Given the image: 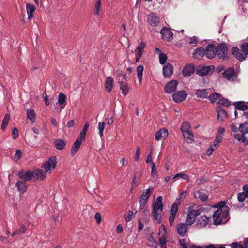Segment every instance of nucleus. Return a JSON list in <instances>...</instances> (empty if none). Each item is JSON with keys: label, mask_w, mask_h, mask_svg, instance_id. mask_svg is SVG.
Segmentation results:
<instances>
[{"label": "nucleus", "mask_w": 248, "mask_h": 248, "mask_svg": "<svg viewBox=\"0 0 248 248\" xmlns=\"http://www.w3.org/2000/svg\"><path fill=\"white\" fill-rule=\"evenodd\" d=\"M216 56L219 59L227 58L228 48L225 43H219L216 46Z\"/></svg>", "instance_id": "f257e3e1"}, {"label": "nucleus", "mask_w": 248, "mask_h": 248, "mask_svg": "<svg viewBox=\"0 0 248 248\" xmlns=\"http://www.w3.org/2000/svg\"><path fill=\"white\" fill-rule=\"evenodd\" d=\"M151 189L149 187L143 191L140 199V209H144L146 206L148 199L151 195Z\"/></svg>", "instance_id": "f03ea898"}, {"label": "nucleus", "mask_w": 248, "mask_h": 248, "mask_svg": "<svg viewBox=\"0 0 248 248\" xmlns=\"http://www.w3.org/2000/svg\"><path fill=\"white\" fill-rule=\"evenodd\" d=\"M200 214L201 211L200 210L191 209L189 210L186 219V224L188 225L193 224L195 222L196 217Z\"/></svg>", "instance_id": "7ed1b4c3"}, {"label": "nucleus", "mask_w": 248, "mask_h": 248, "mask_svg": "<svg viewBox=\"0 0 248 248\" xmlns=\"http://www.w3.org/2000/svg\"><path fill=\"white\" fill-rule=\"evenodd\" d=\"M56 158L55 156H51L48 159V160L45 162L43 167H44L46 172L51 171L54 170L56 166Z\"/></svg>", "instance_id": "20e7f679"}, {"label": "nucleus", "mask_w": 248, "mask_h": 248, "mask_svg": "<svg viewBox=\"0 0 248 248\" xmlns=\"http://www.w3.org/2000/svg\"><path fill=\"white\" fill-rule=\"evenodd\" d=\"M162 38L165 41L170 42L173 39V33L168 28H163L160 31Z\"/></svg>", "instance_id": "39448f33"}, {"label": "nucleus", "mask_w": 248, "mask_h": 248, "mask_svg": "<svg viewBox=\"0 0 248 248\" xmlns=\"http://www.w3.org/2000/svg\"><path fill=\"white\" fill-rule=\"evenodd\" d=\"M187 94L185 91H180L175 92L172 95L173 100L176 103H180L185 100Z\"/></svg>", "instance_id": "423d86ee"}, {"label": "nucleus", "mask_w": 248, "mask_h": 248, "mask_svg": "<svg viewBox=\"0 0 248 248\" xmlns=\"http://www.w3.org/2000/svg\"><path fill=\"white\" fill-rule=\"evenodd\" d=\"M241 48H238L237 47L234 46L231 49L232 54L233 56L239 61H243L246 59V56L244 55V53L241 51Z\"/></svg>", "instance_id": "0eeeda50"}, {"label": "nucleus", "mask_w": 248, "mask_h": 248, "mask_svg": "<svg viewBox=\"0 0 248 248\" xmlns=\"http://www.w3.org/2000/svg\"><path fill=\"white\" fill-rule=\"evenodd\" d=\"M216 45L213 44L208 45L205 49V56L208 59H212L216 56Z\"/></svg>", "instance_id": "6e6552de"}, {"label": "nucleus", "mask_w": 248, "mask_h": 248, "mask_svg": "<svg viewBox=\"0 0 248 248\" xmlns=\"http://www.w3.org/2000/svg\"><path fill=\"white\" fill-rule=\"evenodd\" d=\"M178 84L177 80H172L166 84L164 87L165 92L168 93H171L176 90Z\"/></svg>", "instance_id": "1a4fd4ad"}, {"label": "nucleus", "mask_w": 248, "mask_h": 248, "mask_svg": "<svg viewBox=\"0 0 248 248\" xmlns=\"http://www.w3.org/2000/svg\"><path fill=\"white\" fill-rule=\"evenodd\" d=\"M211 71L209 66L199 65L196 69V73L202 77L204 76L209 73Z\"/></svg>", "instance_id": "9d476101"}, {"label": "nucleus", "mask_w": 248, "mask_h": 248, "mask_svg": "<svg viewBox=\"0 0 248 248\" xmlns=\"http://www.w3.org/2000/svg\"><path fill=\"white\" fill-rule=\"evenodd\" d=\"M18 176L23 181H30L33 178V171H27L25 172L24 170H21L18 172Z\"/></svg>", "instance_id": "9b49d317"}, {"label": "nucleus", "mask_w": 248, "mask_h": 248, "mask_svg": "<svg viewBox=\"0 0 248 248\" xmlns=\"http://www.w3.org/2000/svg\"><path fill=\"white\" fill-rule=\"evenodd\" d=\"M173 72V66L170 63H168L163 68V76L166 78L170 77Z\"/></svg>", "instance_id": "f8f14e48"}, {"label": "nucleus", "mask_w": 248, "mask_h": 248, "mask_svg": "<svg viewBox=\"0 0 248 248\" xmlns=\"http://www.w3.org/2000/svg\"><path fill=\"white\" fill-rule=\"evenodd\" d=\"M187 225L186 223H179L177 226V231L178 234L181 237L186 235L187 232Z\"/></svg>", "instance_id": "ddd939ff"}, {"label": "nucleus", "mask_w": 248, "mask_h": 248, "mask_svg": "<svg viewBox=\"0 0 248 248\" xmlns=\"http://www.w3.org/2000/svg\"><path fill=\"white\" fill-rule=\"evenodd\" d=\"M195 71V66L192 64L186 65L182 71L183 74L185 77H190Z\"/></svg>", "instance_id": "4468645a"}, {"label": "nucleus", "mask_w": 248, "mask_h": 248, "mask_svg": "<svg viewBox=\"0 0 248 248\" xmlns=\"http://www.w3.org/2000/svg\"><path fill=\"white\" fill-rule=\"evenodd\" d=\"M146 46V44L143 42H141L137 48L138 53L136 56V62H138L140 59L144 48Z\"/></svg>", "instance_id": "2eb2a0df"}, {"label": "nucleus", "mask_w": 248, "mask_h": 248, "mask_svg": "<svg viewBox=\"0 0 248 248\" xmlns=\"http://www.w3.org/2000/svg\"><path fill=\"white\" fill-rule=\"evenodd\" d=\"M168 135V130L166 128H163L158 131L155 134V139L159 141L162 139H164Z\"/></svg>", "instance_id": "dca6fc26"}, {"label": "nucleus", "mask_w": 248, "mask_h": 248, "mask_svg": "<svg viewBox=\"0 0 248 248\" xmlns=\"http://www.w3.org/2000/svg\"><path fill=\"white\" fill-rule=\"evenodd\" d=\"M148 22L151 26H155L158 25L159 19L155 14L151 13L148 16Z\"/></svg>", "instance_id": "f3484780"}, {"label": "nucleus", "mask_w": 248, "mask_h": 248, "mask_svg": "<svg viewBox=\"0 0 248 248\" xmlns=\"http://www.w3.org/2000/svg\"><path fill=\"white\" fill-rule=\"evenodd\" d=\"M46 177V172L40 169H36L33 171V178L36 179L42 180Z\"/></svg>", "instance_id": "a211bd4d"}, {"label": "nucleus", "mask_w": 248, "mask_h": 248, "mask_svg": "<svg viewBox=\"0 0 248 248\" xmlns=\"http://www.w3.org/2000/svg\"><path fill=\"white\" fill-rule=\"evenodd\" d=\"M84 140H81L79 138H77L73 145L72 148L71 150V155L74 156L78 151L82 142Z\"/></svg>", "instance_id": "6ab92c4d"}, {"label": "nucleus", "mask_w": 248, "mask_h": 248, "mask_svg": "<svg viewBox=\"0 0 248 248\" xmlns=\"http://www.w3.org/2000/svg\"><path fill=\"white\" fill-rule=\"evenodd\" d=\"M221 213L222 210L218 209L215 212L212 217L214 220V224L215 225H218L221 224L222 221L221 218Z\"/></svg>", "instance_id": "aec40b11"}, {"label": "nucleus", "mask_w": 248, "mask_h": 248, "mask_svg": "<svg viewBox=\"0 0 248 248\" xmlns=\"http://www.w3.org/2000/svg\"><path fill=\"white\" fill-rule=\"evenodd\" d=\"M163 209L162 197L159 196L157 198L155 202L153 205V210L162 211Z\"/></svg>", "instance_id": "412c9836"}, {"label": "nucleus", "mask_w": 248, "mask_h": 248, "mask_svg": "<svg viewBox=\"0 0 248 248\" xmlns=\"http://www.w3.org/2000/svg\"><path fill=\"white\" fill-rule=\"evenodd\" d=\"M66 96L63 93H60L58 97V103L61 105L60 111L62 110L66 106Z\"/></svg>", "instance_id": "4be33fe9"}, {"label": "nucleus", "mask_w": 248, "mask_h": 248, "mask_svg": "<svg viewBox=\"0 0 248 248\" xmlns=\"http://www.w3.org/2000/svg\"><path fill=\"white\" fill-rule=\"evenodd\" d=\"M222 75L224 78H227L228 80H230L232 78L235 76V72L233 68H229L227 70H225Z\"/></svg>", "instance_id": "5701e85b"}, {"label": "nucleus", "mask_w": 248, "mask_h": 248, "mask_svg": "<svg viewBox=\"0 0 248 248\" xmlns=\"http://www.w3.org/2000/svg\"><path fill=\"white\" fill-rule=\"evenodd\" d=\"M54 143L56 149L59 150L63 149L66 146L65 141L61 139H55Z\"/></svg>", "instance_id": "b1692460"}, {"label": "nucleus", "mask_w": 248, "mask_h": 248, "mask_svg": "<svg viewBox=\"0 0 248 248\" xmlns=\"http://www.w3.org/2000/svg\"><path fill=\"white\" fill-rule=\"evenodd\" d=\"M209 218L206 215L201 216L198 219V225L201 227H205L208 223Z\"/></svg>", "instance_id": "393cba45"}, {"label": "nucleus", "mask_w": 248, "mask_h": 248, "mask_svg": "<svg viewBox=\"0 0 248 248\" xmlns=\"http://www.w3.org/2000/svg\"><path fill=\"white\" fill-rule=\"evenodd\" d=\"M120 84V89L122 90V93L124 95H126L129 91V88L127 86L126 80H123L121 79V81H119Z\"/></svg>", "instance_id": "a878e982"}, {"label": "nucleus", "mask_w": 248, "mask_h": 248, "mask_svg": "<svg viewBox=\"0 0 248 248\" xmlns=\"http://www.w3.org/2000/svg\"><path fill=\"white\" fill-rule=\"evenodd\" d=\"M114 80L111 77H108L106 78L105 81V88L108 92H110L113 87Z\"/></svg>", "instance_id": "bb28decb"}, {"label": "nucleus", "mask_w": 248, "mask_h": 248, "mask_svg": "<svg viewBox=\"0 0 248 248\" xmlns=\"http://www.w3.org/2000/svg\"><path fill=\"white\" fill-rule=\"evenodd\" d=\"M35 6L33 4L29 3H27L26 4V10L29 19L32 18L33 17V13L35 11Z\"/></svg>", "instance_id": "cd10ccee"}, {"label": "nucleus", "mask_w": 248, "mask_h": 248, "mask_svg": "<svg viewBox=\"0 0 248 248\" xmlns=\"http://www.w3.org/2000/svg\"><path fill=\"white\" fill-rule=\"evenodd\" d=\"M16 186L20 192L24 193L26 191L27 186L25 181H19L16 183Z\"/></svg>", "instance_id": "c85d7f7f"}, {"label": "nucleus", "mask_w": 248, "mask_h": 248, "mask_svg": "<svg viewBox=\"0 0 248 248\" xmlns=\"http://www.w3.org/2000/svg\"><path fill=\"white\" fill-rule=\"evenodd\" d=\"M208 92L207 90L205 89H198L196 91L195 94L197 97L206 98L208 96Z\"/></svg>", "instance_id": "c756f323"}, {"label": "nucleus", "mask_w": 248, "mask_h": 248, "mask_svg": "<svg viewBox=\"0 0 248 248\" xmlns=\"http://www.w3.org/2000/svg\"><path fill=\"white\" fill-rule=\"evenodd\" d=\"M233 105L236 109L245 111L248 108V106L242 101L236 102Z\"/></svg>", "instance_id": "7c9ffc66"}, {"label": "nucleus", "mask_w": 248, "mask_h": 248, "mask_svg": "<svg viewBox=\"0 0 248 248\" xmlns=\"http://www.w3.org/2000/svg\"><path fill=\"white\" fill-rule=\"evenodd\" d=\"M217 119L219 121H223L224 118L227 117L226 111L222 108H219L217 110Z\"/></svg>", "instance_id": "2f4dec72"}, {"label": "nucleus", "mask_w": 248, "mask_h": 248, "mask_svg": "<svg viewBox=\"0 0 248 248\" xmlns=\"http://www.w3.org/2000/svg\"><path fill=\"white\" fill-rule=\"evenodd\" d=\"M89 127V124L88 122H86L81 130V131L80 133L79 136L78 137V138L81 139V140H84L85 139V136L86 132L87 131V130Z\"/></svg>", "instance_id": "473e14b6"}, {"label": "nucleus", "mask_w": 248, "mask_h": 248, "mask_svg": "<svg viewBox=\"0 0 248 248\" xmlns=\"http://www.w3.org/2000/svg\"><path fill=\"white\" fill-rule=\"evenodd\" d=\"M239 130L241 133L247 134L248 133V121H245L241 124L239 125Z\"/></svg>", "instance_id": "72a5a7b5"}, {"label": "nucleus", "mask_w": 248, "mask_h": 248, "mask_svg": "<svg viewBox=\"0 0 248 248\" xmlns=\"http://www.w3.org/2000/svg\"><path fill=\"white\" fill-rule=\"evenodd\" d=\"M143 70H144V67H143V66L142 65H140V66H138L137 68L138 78L140 83V84L142 82Z\"/></svg>", "instance_id": "f704fd0d"}, {"label": "nucleus", "mask_w": 248, "mask_h": 248, "mask_svg": "<svg viewBox=\"0 0 248 248\" xmlns=\"http://www.w3.org/2000/svg\"><path fill=\"white\" fill-rule=\"evenodd\" d=\"M204 55H205V49H203L202 47L196 49L194 53V56L195 58H199L200 57H203Z\"/></svg>", "instance_id": "c9c22d12"}, {"label": "nucleus", "mask_w": 248, "mask_h": 248, "mask_svg": "<svg viewBox=\"0 0 248 248\" xmlns=\"http://www.w3.org/2000/svg\"><path fill=\"white\" fill-rule=\"evenodd\" d=\"M27 115L28 118L31 121L32 123L35 122L36 119V114L33 109L27 110Z\"/></svg>", "instance_id": "e433bc0d"}, {"label": "nucleus", "mask_w": 248, "mask_h": 248, "mask_svg": "<svg viewBox=\"0 0 248 248\" xmlns=\"http://www.w3.org/2000/svg\"><path fill=\"white\" fill-rule=\"evenodd\" d=\"M10 120V115L8 114H6L5 115L4 119L2 120V123L1 126V129L2 130L4 131L6 126H7L9 121Z\"/></svg>", "instance_id": "4c0bfd02"}, {"label": "nucleus", "mask_w": 248, "mask_h": 248, "mask_svg": "<svg viewBox=\"0 0 248 248\" xmlns=\"http://www.w3.org/2000/svg\"><path fill=\"white\" fill-rule=\"evenodd\" d=\"M195 197L200 199L202 201H205L207 200V196L204 194V192L198 191L197 193L195 194Z\"/></svg>", "instance_id": "58836bf2"}, {"label": "nucleus", "mask_w": 248, "mask_h": 248, "mask_svg": "<svg viewBox=\"0 0 248 248\" xmlns=\"http://www.w3.org/2000/svg\"><path fill=\"white\" fill-rule=\"evenodd\" d=\"M26 229H27V228L25 225H21L20 226V228L16 229L13 232L12 236H14L15 234L20 235V234H23L25 232Z\"/></svg>", "instance_id": "ea45409f"}, {"label": "nucleus", "mask_w": 248, "mask_h": 248, "mask_svg": "<svg viewBox=\"0 0 248 248\" xmlns=\"http://www.w3.org/2000/svg\"><path fill=\"white\" fill-rule=\"evenodd\" d=\"M240 47L242 49L241 51H242V52L244 53V55L247 58L248 56V43L245 42L243 43Z\"/></svg>", "instance_id": "a19ab883"}, {"label": "nucleus", "mask_w": 248, "mask_h": 248, "mask_svg": "<svg viewBox=\"0 0 248 248\" xmlns=\"http://www.w3.org/2000/svg\"><path fill=\"white\" fill-rule=\"evenodd\" d=\"M140 210L143 211V217L142 219L143 221L147 220L150 217V212L147 209V207L145 206L144 209H140Z\"/></svg>", "instance_id": "79ce46f5"}, {"label": "nucleus", "mask_w": 248, "mask_h": 248, "mask_svg": "<svg viewBox=\"0 0 248 248\" xmlns=\"http://www.w3.org/2000/svg\"><path fill=\"white\" fill-rule=\"evenodd\" d=\"M167 235H162L159 239V244L161 248H167L166 239Z\"/></svg>", "instance_id": "37998d69"}, {"label": "nucleus", "mask_w": 248, "mask_h": 248, "mask_svg": "<svg viewBox=\"0 0 248 248\" xmlns=\"http://www.w3.org/2000/svg\"><path fill=\"white\" fill-rule=\"evenodd\" d=\"M182 134L184 138L187 139V142H189L192 141L194 136L189 131L183 133Z\"/></svg>", "instance_id": "c03bdc74"}, {"label": "nucleus", "mask_w": 248, "mask_h": 248, "mask_svg": "<svg viewBox=\"0 0 248 248\" xmlns=\"http://www.w3.org/2000/svg\"><path fill=\"white\" fill-rule=\"evenodd\" d=\"M190 127V124L188 122H185L183 123L181 126V129L182 133L188 131Z\"/></svg>", "instance_id": "a18cd8bd"}, {"label": "nucleus", "mask_w": 248, "mask_h": 248, "mask_svg": "<svg viewBox=\"0 0 248 248\" xmlns=\"http://www.w3.org/2000/svg\"><path fill=\"white\" fill-rule=\"evenodd\" d=\"M153 214L154 218L157 221V223H161V216L160 213L157 210H153Z\"/></svg>", "instance_id": "49530a36"}, {"label": "nucleus", "mask_w": 248, "mask_h": 248, "mask_svg": "<svg viewBox=\"0 0 248 248\" xmlns=\"http://www.w3.org/2000/svg\"><path fill=\"white\" fill-rule=\"evenodd\" d=\"M141 176L140 172H137L135 174L132 180V185H137L140 183V178Z\"/></svg>", "instance_id": "de8ad7c7"}, {"label": "nucleus", "mask_w": 248, "mask_h": 248, "mask_svg": "<svg viewBox=\"0 0 248 248\" xmlns=\"http://www.w3.org/2000/svg\"><path fill=\"white\" fill-rule=\"evenodd\" d=\"M105 122H99L98 123V128L99 131V134L100 137H102L103 136V131L105 127Z\"/></svg>", "instance_id": "09e8293b"}, {"label": "nucleus", "mask_w": 248, "mask_h": 248, "mask_svg": "<svg viewBox=\"0 0 248 248\" xmlns=\"http://www.w3.org/2000/svg\"><path fill=\"white\" fill-rule=\"evenodd\" d=\"M247 198L246 194L244 190L243 192L237 194V199L240 202H244Z\"/></svg>", "instance_id": "8fccbe9b"}, {"label": "nucleus", "mask_w": 248, "mask_h": 248, "mask_svg": "<svg viewBox=\"0 0 248 248\" xmlns=\"http://www.w3.org/2000/svg\"><path fill=\"white\" fill-rule=\"evenodd\" d=\"M178 177H180V178H181L184 180H187L188 181H189V176L188 175L185 174V173H178L176 175H175L174 177H173V179H176V178H177Z\"/></svg>", "instance_id": "3c124183"}, {"label": "nucleus", "mask_w": 248, "mask_h": 248, "mask_svg": "<svg viewBox=\"0 0 248 248\" xmlns=\"http://www.w3.org/2000/svg\"><path fill=\"white\" fill-rule=\"evenodd\" d=\"M159 62L161 64H164L167 60V56L164 53H160L159 55Z\"/></svg>", "instance_id": "603ef678"}, {"label": "nucleus", "mask_w": 248, "mask_h": 248, "mask_svg": "<svg viewBox=\"0 0 248 248\" xmlns=\"http://www.w3.org/2000/svg\"><path fill=\"white\" fill-rule=\"evenodd\" d=\"M179 204V203H177L175 202L171 206V210H170V213L175 214L177 212L178 210V205Z\"/></svg>", "instance_id": "864d4df0"}, {"label": "nucleus", "mask_w": 248, "mask_h": 248, "mask_svg": "<svg viewBox=\"0 0 248 248\" xmlns=\"http://www.w3.org/2000/svg\"><path fill=\"white\" fill-rule=\"evenodd\" d=\"M219 103L225 106L228 107L231 105V102L226 98H223V99H220Z\"/></svg>", "instance_id": "5fc2aeb1"}, {"label": "nucleus", "mask_w": 248, "mask_h": 248, "mask_svg": "<svg viewBox=\"0 0 248 248\" xmlns=\"http://www.w3.org/2000/svg\"><path fill=\"white\" fill-rule=\"evenodd\" d=\"M101 1L100 0H98L96 4L95 5V10L94 11V14L95 15H98L99 12V9L101 6Z\"/></svg>", "instance_id": "6e6d98bb"}, {"label": "nucleus", "mask_w": 248, "mask_h": 248, "mask_svg": "<svg viewBox=\"0 0 248 248\" xmlns=\"http://www.w3.org/2000/svg\"><path fill=\"white\" fill-rule=\"evenodd\" d=\"M220 96L218 93H214L209 96V100L212 102H215Z\"/></svg>", "instance_id": "4d7b16f0"}, {"label": "nucleus", "mask_w": 248, "mask_h": 248, "mask_svg": "<svg viewBox=\"0 0 248 248\" xmlns=\"http://www.w3.org/2000/svg\"><path fill=\"white\" fill-rule=\"evenodd\" d=\"M160 233H162L163 235H167V229L163 224L161 225V228L159 230L158 235H160Z\"/></svg>", "instance_id": "13d9d810"}, {"label": "nucleus", "mask_w": 248, "mask_h": 248, "mask_svg": "<svg viewBox=\"0 0 248 248\" xmlns=\"http://www.w3.org/2000/svg\"><path fill=\"white\" fill-rule=\"evenodd\" d=\"M229 245L231 246V248H244V244L241 245L238 242H233Z\"/></svg>", "instance_id": "bf43d9fd"}, {"label": "nucleus", "mask_w": 248, "mask_h": 248, "mask_svg": "<svg viewBox=\"0 0 248 248\" xmlns=\"http://www.w3.org/2000/svg\"><path fill=\"white\" fill-rule=\"evenodd\" d=\"M140 154V149L139 146H138L136 148L135 155L134 156V160L135 161H138L139 160Z\"/></svg>", "instance_id": "052dcab7"}, {"label": "nucleus", "mask_w": 248, "mask_h": 248, "mask_svg": "<svg viewBox=\"0 0 248 248\" xmlns=\"http://www.w3.org/2000/svg\"><path fill=\"white\" fill-rule=\"evenodd\" d=\"M118 78L119 81H121V79H123V80L126 81V78H127V77L126 76V74H124L122 73V72H119L118 73Z\"/></svg>", "instance_id": "680f3d73"}, {"label": "nucleus", "mask_w": 248, "mask_h": 248, "mask_svg": "<svg viewBox=\"0 0 248 248\" xmlns=\"http://www.w3.org/2000/svg\"><path fill=\"white\" fill-rule=\"evenodd\" d=\"M176 215L170 213V215L169 220L170 225V226H172L174 223V219L175 218Z\"/></svg>", "instance_id": "e2e57ef3"}, {"label": "nucleus", "mask_w": 248, "mask_h": 248, "mask_svg": "<svg viewBox=\"0 0 248 248\" xmlns=\"http://www.w3.org/2000/svg\"><path fill=\"white\" fill-rule=\"evenodd\" d=\"M21 152L20 150H17L14 155V158L16 161L19 160L21 157Z\"/></svg>", "instance_id": "0e129e2a"}, {"label": "nucleus", "mask_w": 248, "mask_h": 248, "mask_svg": "<svg viewBox=\"0 0 248 248\" xmlns=\"http://www.w3.org/2000/svg\"><path fill=\"white\" fill-rule=\"evenodd\" d=\"M94 217L97 224H100L101 221V215L99 213L95 214Z\"/></svg>", "instance_id": "69168bd1"}, {"label": "nucleus", "mask_w": 248, "mask_h": 248, "mask_svg": "<svg viewBox=\"0 0 248 248\" xmlns=\"http://www.w3.org/2000/svg\"><path fill=\"white\" fill-rule=\"evenodd\" d=\"M19 136L18 131L16 128H14L12 130V136L14 139H16Z\"/></svg>", "instance_id": "338daca9"}, {"label": "nucleus", "mask_w": 248, "mask_h": 248, "mask_svg": "<svg viewBox=\"0 0 248 248\" xmlns=\"http://www.w3.org/2000/svg\"><path fill=\"white\" fill-rule=\"evenodd\" d=\"M133 212L129 211L128 216L125 217V220L126 222L131 221L133 218Z\"/></svg>", "instance_id": "774afa93"}]
</instances>
